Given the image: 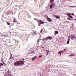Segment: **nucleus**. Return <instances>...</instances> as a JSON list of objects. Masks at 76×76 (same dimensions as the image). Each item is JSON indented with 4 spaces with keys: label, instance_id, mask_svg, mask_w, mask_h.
<instances>
[{
    "label": "nucleus",
    "instance_id": "1",
    "mask_svg": "<svg viewBox=\"0 0 76 76\" xmlns=\"http://www.w3.org/2000/svg\"><path fill=\"white\" fill-rule=\"evenodd\" d=\"M23 64V61H18L15 62L14 64V65L16 66H18V65H21Z\"/></svg>",
    "mask_w": 76,
    "mask_h": 76
},
{
    "label": "nucleus",
    "instance_id": "2",
    "mask_svg": "<svg viewBox=\"0 0 76 76\" xmlns=\"http://www.w3.org/2000/svg\"><path fill=\"white\" fill-rule=\"evenodd\" d=\"M52 38L51 36H48L45 38L43 39V41H47V40H48V39H49V40H51V39H52Z\"/></svg>",
    "mask_w": 76,
    "mask_h": 76
},
{
    "label": "nucleus",
    "instance_id": "3",
    "mask_svg": "<svg viewBox=\"0 0 76 76\" xmlns=\"http://www.w3.org/2000/svg\"><path fill=\"white\" fill-rule=\"evenodd\" d=\"M47 20L48 22H51V21H52V20L48 17L47 18Z\"/></svg>",
    "mask_w": 76,
    "mask_h": 76
},
{
    "label": "nucleus",
    "instance_id": "4",
    "mask_svg": "<svg viewBox=\"0 0 76 76\" xmlns=\"http://www.w3.org/2000/svg\"><path fill=\"white\" fill-rule=\"evenodd\" d=\"M63 52H64L63 50L59 51L58 52V54H59L60 55H61V53H63Z\"/></svg>",
    "mask_w": 76,
    "mask_h": 76
},
{
    "label": "nucleus",
    "instance_id": "5",
    "mask_svg": "<svg viewBox=\"0 0 76 76\" xmlns=\"http://www.w3.org/2000/svg\"><path fill=\"white\" fill-rule=\"evenodd\" d=\"M39 21L41 24H44V22L42 21L39 20Z\"/></svg>",
    "mask_w": 76,
    "mask_h": 76
},
{
    "label": "nucleus",
    "instance_id": "6",
    "mask_svg": "<svg viewBox=\"0 0 76 76\" xmlns=\"http://www.w3.org/2000/svg\"><path fill=\"white\" fill-rule=\"evenodd\" d=\"M58 33V32L57 31H55L54 33V35H57Z\"/></svg>",
    "mask_w": 76,
    "mask_h": 76
},
{
    "label": "nucleus",
    "instance_id": "7",
    "mask_svg": "<svg viewBox=\"0 0 76 76\" xmlns=\"http://www.w3.org/2000/svg\"><path fill=\"white\" fill-rule=\"evenodd\" d=\"M69 56H75V54H73V53H71L70 55H69Z\"/></svg>",
    "mask_w": 76,
    "mask_h": 76
},
{
    "label": "nucleus",
    "instance_id": "8",
    "mask_svg": "<svg viewBox=\"0 0 76 76\" xmlns=\"http://www.w3.org/2000/svg\"><path fill=\"white\" fill-rule=\"evenodd\" d=\"M76 37H75V36H71V38H75Z\"/></svg>",
    "mask_w": 76,
    "mask_h": 76
},
{
    "label": "nucleus",
    "instance_id": "9",
    "mask_svg": "<svg viewBox=\"0 0 76 76\" xmlns=\"http://www.w3.org/2000/svg\"><path fill=\"white\" fill-rule=\"evenodd\" d=\"M69 42H70V38H68V40L67 42V44H69Z\"/></svg>",
    "mask_w": 76,
    "mask_h": 76
},
{
    "label": "nucleus",
    "instance_id": "10",
    "mask_svg": "<svg viewBox=\"0 0 76 76\" xmlns=\"http://www.w3.org/2000/svg\"><path fill=\"white\" fill-rule=\"evenodd\" d=\"M56 19H60V17H59L58 16H56Z\"/></svg>",
    "mask_w": 76,
    "mask_h": 76
},
{
    "label": "nucleus",
    "instance_id": "11",
    "mask_svg": "<svg viewBox=\"0 0 76 76\" xmlns=\"http://www.w3.org/2000/svg\"><path fill=\"white\" fill-rule=\"evenodd\" d=\"M37 58V56H35V57L34 58L32 59V60H34V59H35Z\"/></svg>",
    "mask_w": 76,
    "mask_h": 76
},
{
    "label": "nucleus",
    "instance_id": "12",
    "mask_svg": "<svg viewBox=\"0 0 76 76\" xmlns=\"http://www.w3.org/2000/svg\"><path fill=\"white\" fill-rule=\"evenodd\" d=\"M46 52H47V53H50V51H49V50H46Z\"/></svg>",
    "mask_w": 76,
    "mask_h": 76
},
{
    "label": "nucleus",
    "instance_id": "13",
    "mask_svg": "<svg viewBox=\"0 0 76 76\" xmlns=\"http://www.w3.org/2000/svg\"><path fill=\"white\" fill-rule=\"evenodd\" d=\"M69 18H71L72 19H73V17H72V16H71L70 15H69Z\"/></svg>",
    "mask_w": 76,
    "mask_h": 76
},
{
    "label": "nucleus",
    "instance_id": "14",
    "mask_svg": "<svg viewBox=\"0 0 76 76\" xmlns=\"http://www.w3.org/2000/svg\"><path fill=\"white\" fill-rule=\"evenodd\" d=\"M37 34L36 33V31H34V33H33V35H35V34Z\"/></svg>",
    "mask_w": 76,
    "mask_h": 76
},
{
    "label": "nucleus",
    "instance_id": "15",
    "mask_svg": "<svg viewBox=\"0 0 76 76\" xmlns=\"http://www.w3.org/2000/svg\"><path fill=\"white\" fill-rule=\"evenodd\" d=\"M7 24H8V25H10V24L8 22H7Z\"/></svg>",
    "mask_w": 76,
    "mask_h": 76
},
{
    "label": "nucleus",
    "instance_id": "16",
    "mask_svg": "<svg viewBox=\"0 0 76 76\" xmlns=\"http://www.w3.org/2000/svg\"><path fill=\"white\" fill-rule=\"evenodd\" d=\"M12 34H13V35H15V32H12Z\"/></svg>",
    "mask_w": 76,
    "mask_h": 76
},
{
    "label": "nucleus",
    "instance_id": "17",
    "mask_svg": "<svg viewBox=\"0 0 76 76\" xmlns=\"http://www.w3.org/2000/svg\"><path fill=\"white\" fill-rule=\"evenodd\" d=\"M53 6V5H51L50 6V9H52V7Z\"/></svg>",
    "mask_w": 76,
    "mask_h": 76
},
{
    "label": "nucleus",
    "instance_id": "18",
    "mask_svg": "<svg viewBox=\"0 0 76 76\" xmlns=\"http://www.w3.org/2000/svg\"><path fill=\"white\" fill-rule=\"evenodd\" d=\"M67 15L68 16H70V13H68V14H67Z\"/></svg>",
    "mask_w": 76,
    "mask_h": 76
},
{
    "label": "nucleus",
    "instance_id": "19",
    "mask_svg": "<svg viewBox=\"0 0 76 76\" xmlns=\"http://www.w3.org/2000/svg\"><path fill=\"white\" fill-rule=\"evenodd\" d=\"M0 66H3V64L2 63H0Z\"/></svg>",
    "mask_w": 76,
    "mask_h": 76
},
{
    "label": "nucleus",
    "instance_id": "20",
    "mask_svg": "<svg viewBox=\"0 0 76 76\" xmlns=\"http://www.w3.org/2000/svg\"><path fill=\"white\" fill-rule=\"evenodd\" d=\"M16 22V19H14L13 20V22Z\"/></svg>",
    "mask_w": 76,
    "mask_h": 76
},
{
    "label": "nucleus",
    "instance_id": "21",
    "mask_svg": "<svg viewBox=\"0 0 76 76\" xmlns=\"http://www.w3.org/2000/svg\"><path fill=\"white\" fill-rule=\"evenodd\" d=\"M54 0H50V2H53V1H54Z\"/></svg>",
    "mask_w": 76,
    "mask_h": 76
},
{
    "label": "nucleus",
    "instance_id": "22",
    "mask_svg": "<svg viewBox=\"0 0 76 76\" xmlns=\"http://www.w3.org/2000/svg\"><path fill=\"white\" fill-rule=\"evenodd\" d=\"M43 31V30H42V29L41 30V31H40V33H42V32Z\"/></svg>",
    "mask_w": 76,
    "mask_h": 76
},
{
    "label": "nucleus",
    "instance_id": "23",
    "mask_svg": "<svg viewBox=\"0 0 76 76\" xmlns=\"http://www.w3.org/2000/svg\"><path fill=\"white\" fill-rule=\"evenodd\" d=\"M42 57V56L41 55L40 56H39V57L40 58H41V57Z\"/></svg>",
    "mask_w": 76,
    "mask_h": 76
},
{
    "label": "nucleus",
    "instance_id": "24",
    "mask_svg": "<svg viewBox=\"0 0 76 76\" xmlns=\"http://www.w3.org/2000/svg\"><path fill=\"white\" fill-rule=\"evenodd\" d=\"M3 64H4L5 65H6V64H5V63L3 61Z\"/></svg>",
    "mask_w": 76,
    "mask_h": 76
},
{
    "label": "nucleus",
    "instance_id": "25",
    "mask_svg": "<svg viewBox=\"0 0 76 76\" xmlns=\"http://www.w3.org/2000/svg\"><path fill=\"white\" fill-rule=\"evenodd\" d=\"M9 76H13L12 75H9Z\"/></svg>",
    "mask_w": 76,
    "mask_h": 76
},
{
    "label": "nucleus",
    "instance_id": "26",
    "mask_svg": "<svg viewBox=\"0 0 76 76\" xmlns=\"http://www.w3.org/2000/svg\"><path fill=\"white\" fill-rule=\"evenodd\" d=\"M70 7H75V6H70Z\"/></svg>",
    "mask_w": 76,
    "mask_h": 76
},
{
    "label": "nucleus",
    "instance_id": "27",
    "mask_svg": "<svg viewBox=\"0 0 76 76\" xmlns=\"http://www.w3.org/2000/svg\"><path fill=\"white\" fill-rule=\"evenodd\" d=\"M34 52V51L32 52H31V53H30V54H32V53H33Z\"/></svg>",
    "mask_w": 76,
    "mask_h": 76
},
{
    "label": "nucleus",
    "instance_id": "28",
    "mask_svg": "<svg viewBox=\"0 0 76 76\" xmlns=\"http://www.w3.org/2000/svg\"><path fill=\"white\" fill-rule=\"evenodd\" d=\"M71 15H74V14L72 13L71 14Z\"/></svg>",
    "mask_w": 76,
    "mask_h": 76
},
{
    "label": "nucleus",
    "instance_id": "29",
    "mask_svg": "<svg viewBox=\"0 0 76 76\" xmlns=\"http://www.w3.org/2000/svg\"><path fill=\"white\" fill-rule=\"evenodd\" d=\"M66 51V49H64V51Z\"/></svg>",
    "mask_w": 76,
    "mask_h": 76
},
{
    "label": "nucleus",
    "instance_id": "30",
    "mask_svg": "<svg viewBox=\"0 0 76 76\" xmlns=\"http://www.w3.org/2000/svg\"><path fill=\"white\" fill-rule=\"evenodd\" d=\"M68 19H69V20H71V19L69 18Z\"/></svg>",
    "mask_w": 76,
    "mask_h": 76
},
{
    "label": "nucleus",
    "instance_id": "31",
    "mask_svg": "<svg viewBox=\"0 0 76 76\" xmlns=\"http://www.w3.org/2000/svg\"><path fill=\"white\" fill-rule=\"evenodd\" d=\"M42 48H44V47H42Z\"/></svg>",
    "mask_w": 76,
    "mask_h": 76
},
{
    "label": "nucleus",
    "instance_id": "32",
    "mask_svg": "<svg viewBox=\"0 0 76 76\" xmlns=\"http://www.w3.org/2000/svg\"><path fill=\"white\" fill-rule=\"evenodd\" d=\"M41 43L42 44V42H41Z\"/></svg>",
    "mask_w": 76,
    "mask_h": 76
},
{
    "label": "nucleus",
    "instance_id": "33",
    "mask_svg": "<svg viewBox=\"0 0 76 76\" xmlns=\"http://www.w3.org/2000/svg\"><path fill=\"white\" fill-rule=\"evenodd\" d=\"M52 4H54V3H52Z\"/></svg>",
    "mask_w": 76,
    "mask_h": 76
},
{
    "label": "nucleus",
    "instance_id": "34",
    "mask_svg": "<svg viewBox=\"0 0 76 76\" xmlns=\"http://www.w3.org/2000/svg\"><path fill=\"white\" fill-rule=\"evenodd\" d=\"M67 22H69L68 21H66Z\"/></svg>",
    "mask_w": 76,
    "mask_h": 76
},
{
    "label": "nucleus",
    "instance_id": "35",
    "mask_svg": "<svg viewBox=\"0 0 76 76\" xmlns=\"http://www.w3.org/2000/svg\"><path fill=\"white\" fill-rule=\"evenodd\" d=\"M0 67H1V66H0Z\"/></svg>",
    "mask_w": 76,
    "mask_h": 76
},
{
    "label": "nucleus",
    "instance_id": "36",
    "mask_svg": "<svg viewBox=\"0 0 76 76\" xmlns=\"http://www.w3.org/2000/svg\"><path fill=\"white\" fill-rule=\"evenodd\" d=\"M10 33H11V32H10Z\"/></svg>",
    "mask_w": 76,
    "mask_h": 76
},
{
    "label": "nucleus",
    "instance_id": "37",
    "mask_svg": "<svg viewBox=\"0 0 76 76\" xmlns=\"http://www.w3.org/2000/svg\"><path fill=\"white\" fill-rule=\"evenodd\" d=\"M76 20V19H75Z\"/></svg>",
    "mask_w": 76,
    "mask_h": 76
}]
</instances>
